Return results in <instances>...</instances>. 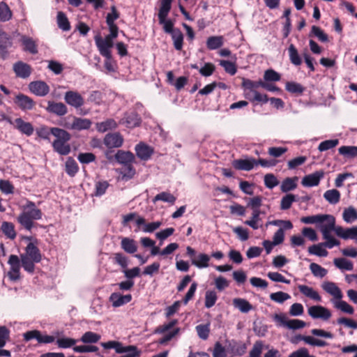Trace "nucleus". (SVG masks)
I'll list each match as a JSON object with an SVG mask.
<instances>
[{
	"mask_svg": "<svg viewBox=\"0 0 357 357\" xmlns=\"http://www.w3.org/2000/svg\"><path fill=\"white\" fill-rule=\"evenodd\" d=\"M38 244V241L36 238L33 239V241L27 244L25 252L20 255L22 266L30 274L34 273L35 264L39 263L42 260V255Z\"/></svg>",
	"mask_w": 357,
	"mask_h": 357,
	"instance_id": "f257e3e1",
	"label": "nucleus"
},
{
	"mask_svg": "<svg viewBox=\"0 0 357 357\" xmlns=\"http://www.w3.org/2000/svg\"><path fill=\"white\" fill-rule=\"evenodd\" d=\"M43 213L40 209L36 208V204L30 200H26L23 206V211L18 215L17 222L26 230L31 231L34 226L33 220H40Z\"/></svg>",
	"mask_w": 357,
	"mask_h": 357,
	"instance_id": "f03ea898",
	"label": "nucleus"
},
{
	"mask_svg": "<svg viewBox=\"0 0 357 357\" xmlns=\"http://www.w3.org/2000/svg\"><path fill=\"white\" fill-rule=\"evenodd\" d=\"M52 135L56 137L52 144L53 150L61 155H67L71 151L70 145L68 143L70 139V134L64 129L53 130Z\"/></svg>",
	"mask_w": 357,
	"mask_h": 357,
	"instance_id": "7ed1b4c3",
	"label": "nucleus"
},
{
	"mask_svg": "<svg viewBox=\"0 0 357 357\" xmlns=\"http://www.w3.org/2000/svg\"><path fill=\"white\" fill-rule=\"evenodd\" d=\"M100 345L105 349H115L117 354H124L125 355L118 357H139L141 351L135 345L123 346V344L119 341L110 340L106 342H101Z\"/></svg>",
	"mask_w": 357,
	"mask_h": 357,
	"instance_id": "20e7f679",
	"label": "nucleus"
},
{
	"mask_svg": "<svg viewBox=\"0 0 357 357\" xmlns=\"http://www.w3.org/2000/svg\"><path fill=\"white\" fill-rule=\"evenodd\" d=\"M336 227L335 218L331 221V222H326L324 225L321 226V232L323 235V238L326 240V242L323 243L324 247L331 249L340 244V242L331 234L332 231L335 232Z\"/></svg>",
	"mask_w": 357,
	"mask_h": 357,
	"instance_id": "39448f33",
	"label": "nucleus"
},
{
	"mask_svg": "<svg viewBox=\"0 0 357 357\" xmlns=\"http://www.w3.org/2000/svg\"><path fill=\"white\" fill-rule=\"evenodd\" d=\"M94 39L100 54L107 60H110L112 56L111 48L114 46V38H112L108 36H106L105 38H102L98 34L95 36Z\"/></svg>",
	"mask_w": 357,
	"mask_h": 357,
	"instance_id": "423d86ee",
	"label": "nucleus"
},
{
	"mask_svg": "<svg viewBox=\"0 0 357 357\" xmlns=\"http://www.w3.org/2000/svg\"><path fill=\"white\" fill-rule=\"evenodd\" d=\"M23 340L29 342L33 339H36L38 344H50L55 340V337L52 335L43 334L38 330L28 331L23 333Z\"/></svg>",
	"mask_w": 357,
	"mask_h": 357,
	"instance_id": "0eeeda50",
	"label": "nucleus"
},
{
	"mask_svg": "<svg viewBox=\"0 0 357 357\" xmlns=\"http://www.w3.org/2000/svg\"><path fill=\"white\" fill-rule=\"evenodd\" d=\"M186 254L191 258L192 264L197 268H204L208 266L210 257L208 255L205 253H199L197 257H195L196 251L190 246L187 247Z\"/></svg>",
	"mask_w": 357,
	"mask_h": 357,
	"instance_id": "6e6552de",
	"label": "nucleus"
},
{
	"mask_svg": "<svg viewBox=\"0 0 357 357\" xmlns=\"http://www.w3.org/2000/svg\"><path fill=\"white\" fill-rule=\"evenodd\" d=\"M8 263L10 265V271L8 273L9 279L13 282L20 280L21 259H20L17 255H11L9 257Z\"/></svg>",
	"mask_w": 357,
	"mask_h": 357,
	"instance_id": "1a4fd4ad",
	"label": "nucleus"
},
{
	"mask_svg": "<svg viewBox=\"0 0 357 357\" xmlns=\"http://www.w3.org/2000/svg\"><path fill=\"white\" fill-rule=\"evenodd\" d=\"M335 217L329 214H318L315 215L305 216L301 218V222L304 224H317L318 228L321 231L322 225L326 222H331Z\"/></svg>",
	"mask_w": 357,
	"mask_h": 357,
	"instance_id": "9d476101",
	"label": "nucleus"
},
{
	"mask_svg": "<svg viewBox=\"0 0 357 357\" xmlns=\"http://www.w3.org/2000/svg\"><path fill=\"white\" fill-rule=\"evenodd\" d=\"M273 319L275 321L279 322L280 325L284 326L289 329L292 330L303 328L306 326V323L300 319L287 320L284 314H275L273 317Z\"/></svg>",
	"mask_w": 357,
	"mask_h": 357,
	"instance_id": "9b49d317",
	"label": "nucleus"
},
{
	"mask_svg": "<svg viewBox=\"0 0 357 357\" xmlns=\"http://www.w3.org/2000/svg\"><path fill=\"white\" fill-rule=\"evenodd\" d=\"M14 103L22 110L29 111L34 108L36 102L29 96L19 93L14 98Z\"/></svg>",
	"mask_w": 357,
	"mask_h": 357,
	"instance_id": "f8f14e48",
	"label": "nucleus"
},
{
	"mask_svg": "<svg viewBox=\"0 0 357 357\" xmlns=\"http://www.w3.org/2000/svg\"><path fill=\"white\" fill-rule=\"evenodd\" d=\"M30 92L37 96L44 97L50 92L49 85L44 81H33L29 84Z\"/></svg>",
	"mask_w": 357,
	"mask_h": 357,
	"instance_id": "ddd939ff",
	"label": "nucleus"
},
{
	"mask_svg": "<svg viewBox=\"0 0 357 357\" xmlns=\"http://www.w3.org/2000/svg\"><path fill=\"white\" fill-rule=\"evenodd\" d=\"M120 123L125 125L128 128H133L140 126L142 119L135 111L126 112Z\"/></svg>",
	"mask_w": 357,
	"mask_h": 357,
	"instance_id": "4468645a",
	"label": "nucleus"
},
{
	"mask_svg": "<svg viewBox=\"0 0 357 357\" xmlns=\"http://www.w3.org/2000/svg\"><path fill=\"white\" fill-rule=\"evenodd\" d=\"M169 9L160 8L158 12V20L160 24L163 25V30L165 33L171 34L176 30V28L174 27V22L170 20L167 19V17L169 13Z\"/></svg>",
	"mask_w": 357,
	"mask_h": 357,
	"instance_id": "2eb2a0df",
	"label": "nucleus"
},
{
	"mask_svg": "<svg viewBox=\"0 0 357 357\" xmlns=\"http://www.w3.org/2000/svg\"><path fill=\"white\" fill-rule=\"evenodd\" d=\"M325 172L321 169L316 171L312 174L305 176L301 181V184L305 187L317 186L320 181L324 178Z\"/></svg>",
	"mask_w": 357,
	"mask_h": 357,
	"instance_id": "dca6fc26",
	"label": "nucleus"
},
{
	"mask_svg": "<svg viewBox=\"0 0 357 357\" xmlns=\"http://www.w3.org/2000/svg\"><path fill=\"white\" fill-rule=\"evenodd\" d=\"M300 341H304L305 343L316 347H326L328 343L322 340L316 339L311 336L303 335L301 334L296 335L291 339V342L293 344H298Z\"/></svg>",
	"mask_w": 357,
	"mask_h": 357,
	"instance_id": "f3484780",
	"label": "nucleus"
},
{
	"mask_svg": "<svg viewBox=\"0 0 357 357\" xmlns=\"http://www.w3.org/2000/svg\"><path fill=\"white\" fill-rule=\"evenodd\" d=\"M123 143V138L119 132L108 133L104 138V144L109 149L119 148Z\"/></svg>",
	"mask_w": 357,
	"mask_h": 357,
	"instance_id": "a211bd4d",
	"label": "nucleus"
},
{
	"mask_svg": "<svg viewBox=\"0 0 357 357\" xmlns=\"http://www.w3.org/2000/svg\"><path fill=\"white\" fill-rule=\"evenodd\" d=\"M308 314L313 319L328 320L331 317V311L321 305H314L308 309Z\"/></svg>",
	"mask_w": 357,
	"mask_h": 357,
	"instance_id": "6ab92c4d",
	"label": "nucleus"
},
{
	"mask_svg": "<svg viewBox=\"0 0 357 357\" xmlns=\"http://www.w3.org/2000/svg\"><path fill=\"white\" fill-rule=\"evenodd\" d=\"M13 68L16 76L23 79L29 77L32 72L31 66L21 61L15 63Z\"/></svg>",
	"mask_w": 357,
	"mask_h": 357,
	"instance_id": "aec40b11",
	"label": "nucleus"
},
{
	"mask_svg": "<svg viewBox=\"0 0 357 357\" xmlns=\"http://www.w3.org/2000/svg\"><path fill=\"white\" fill-rule=\"evenodd\" d=\"M135 152L137 156L142 160H148L154 153V149L151 146L144 142H139L135 146Z\"/></svg>",
	"mask_w": 357,
	"mask_h": 357,
	"instance_id": "412c9836",
	"label": "nucleus"
},
{
	"mask_svg": "<svg viewBox=\"0 0 357 357\" xmlns=\"http://www.w3.org/2000/svg\"><path fill=\"white\" fill-rule=\"evenodd\" d=\"M65 101L67 104L75 107L79 108L82 107L84 103V98L77 92L68 91L65 93Z\"/></svg>",
	"mask_w": 357,
	"mask_h": 357,
	"instance_id": "4be33fe9",
	"label": "nucleus"
},
{
	"mask_svg": "<svg viewBox=\"0 0 357 357\" xmlns=\"http://www.w3.org/2000/svg\"><path fill=\"white\" fill-rule=\"evenodd\" d=\"M335 234L337 236L345 240L350 238L357 241V226L346 229L337 226L335 229Z\"/></svg>",
	"mask_w": 357,
	"mask_h": 357,
	"instance_id": "5701e85b",
	"label": "nucleus"
},
{
	"mask_svg": "<svg viewBox=\"0 0 357 357\" xmlns=\"http://www.w3.org/2000/svg\"><path fill=\"white\" fill-rule=\"evenodd\" d=\"M15 128L22 134L31 136L34 132L33 125L30 122L24 121L22 118H17L14 121Z\"/></svg>",
	"mask_w": 357,
	"mask_h": 357,
	"instance_id": "b1692460",
	"label": "nucleus"
},
{
	"mask_svg": "<svg viewBox=\"0 0 357 357\" xmlns=\"http://www.w3.org/2000/svg\"><path fill=\"white\" fill-rule=\"evenodd\" d=\"M255 159L250 158L248 159H236L233 160L232 166L238 170L250 171L255 165Z\"/></svg>",
	"mask_w": 357,
	"mask_h": 357,
	"instance_id": "393cba45",
	"label": "nucleus"
},
{
	"mask_svg": "<svg viewBox=\"0 0 357 357\" xmlns=\"http://www.w3.org/2000/svg\"><path fill=\"white\" fill-rule=\"evenodd\" d=\"M46 110L51 114H56L59 116H63L67 114L68 108L63 102H55L54 101H48V106Z\"/></svg>",
	"mask_w": 357,
	"mask_h": 357,
	"instance_id": "a878e982",
	"label": "nucleus"
},
{
	"mask_svg": "<svg viewBox=\"0 0 357 357\" xmlns=\"http://www.w3.org/2000/svg\"><path fill=\"white\" fill-rule=\"evenodd\" d=\"M12 46V40L5 31L0 30V55L5 59L8 54V48Z\"/></svg>",
	"mask_w": 357,
	"mask_h": 357,
	"instance_id": "bb28decb",
	"label": "nucleus"
},
{
	"mask_svg": "<svg viewBox=\"0 0 357 357\" xmlns=\"http://www.w3.org/2000/svg\"><path fill=\"white\" fill-rule=\"evenodd\" d=\"M322 289L334 297L336 300L342 299L343 295L340 289L333 282H324L321 285Z\"/></svg>",
	"mask_w": 357,
	"mask_h": 357,
	"instance_id": "cd10ccee",
	"label": "nucleus"
},
{
	"mask_svg": "<svg viewBox=\"0 0 357 357\" xmlns=\"http://www.w3.org/2000/svg\"><path fill=\"white\" fill-rule=\"evenodd\" d=\"M132 295L126 294L122 295L120 293H112L110 296V301L112 302V305L114 307H120L125 304L130 303L132 301Z\"/></svg>",
	"mask_w": 357,
	"mask_h": 357,
	"instance_id": "c85d7f7f",
	"label": "nucleus"
},
{
	"mask_svg": "<svg viewBox=\"0 0 357 357\" xmlns=\"http://www.w3.org/2000/svg\"><path fill=\"white\" fill-rule=\"evenodd\" d=\"M228 349L234 356H242L246 352L247 346L245 343L232 340L228 344Z\"/></svg>",
	"mask_w": 357,
	"mask_h": 357,
	"instance_id": "c756f323",
	"label": "nucleus"
},
{
	"mask_svg": "<svg viewBox=\"0 0 357 357\" xmlns=\"http://www.w3.org/2000/svg\"><path fill=\"white\" fill-rule=\"evenodd\" d=\"M132 220L135 221V224L138 226L139 229L140 228V226H144L146 222L143 217L139 216L137 213L134 212L123 215L121 225L124 227H128V222Z\"/></svg>",
	"mask_w": 357,
	"mask_h": 357,
	"instance_id": "7c9ffc66",
	"label": "nucleus"
},
{
	"mask_svg": "<svg viewBox=\"0 0 357 357\" xmlns=\"http://www.w3.org/2000/svg\"><path fill=\"white\" fill-rule=\"evenodd\" d=\"M115 160L120 164L127 165L130 163H132L135 160V155L130 151H124L122 150H119L114 154Z\"/></svg>",
	"mask_w": 357,
	"mask_h": 357,
	"instance_id": "2f4dec72",
	"label": "nucleus"
},
{
	"mask_svg": "<svg viewBox=\"0 0 357 357\" xmlns=\"http://www.w3.org/2000/svg\"><path fill=\"white\" fill-rule=\"evenodd\" d=\"M264 81L259 79L258 81H253L248 78L243 77L242 78V84L241 88L243 91H252L254 93V91H257L256 89L259 87L263 86Z\"/></svg>",
	"mask_w": 357,
	"mask_h": 357,
	"instance_id": "473e14b6",
	"label": "nucleus"
},
{
	"mask_svg": "<svg viewBox=\"0 0 357 357\" xmlns=\"http://www.w3.org/2000/svg\"><path fill=\"white\" fill-rule=\"evenodd\" d=\"M121 248L128 254H134L137 250V242L128 237L123 238L121 241Z\"/></svg>",
	"mask_w": 357,
	"mask_h": 357,
	"instance_id": "72a5a7b5",
	"label": "nucleus"
},
{
	"mask_svg": "<svg viewBox=\"0 0 357 357\" xmlns=\"http://www.w3.org/2000/svg\"><path fill=\"white\" fill-rule=\"evenodd\" d=\"M285 89L289 93L298 96L303 93L306 88L300 83L296 82H287L285 84Z\"/></svg>",
	"mask_w": 357,
	"mask_h": 357,
	"instance_id": "f704fd0d",
	"label": "nucleus"
},
{
	"mask_svg": "<svg viewBox=\"0 0 357 357\" xmlns=\"http://www.w3.org/2000/svg\"><path fill=\"white\" fill-rule=\"evenodd\" d=\"M224 44L222 36H209L206 40V47L209 50H215L221 47Z\"/></svg>",
	"mask_w": 357,
	"mask_h": 357,
	"instance_id": "c9c22d12",
	"label": "nucleus"
},
{
	"mask_svg": "<svg viewBox=\"0 0 357 357\" xmlns=\"http://www.w3.org/2000/svg\"><path fill=\"white\" fill-rule=\"evenodd\" d=\"M91 126V121L87 119L74 117L70 128L76 130H88Z\"/></svg>",
	"mask_w": 357,
	"mask_h": 357,
	"instance_id": "e433bc0d",
	"label": "nucleus"
},
{
	"mask_svg": "<svg viewBox=\"0 0 357 357\" xmlns=\"http://www.w3.org/2000/svg\"><path fill=\"white\" fill-rule=\"evenodd\" d=\"M1 231L10 240H13L16 238L17 234L15 229V225L13 222L3 221L1 226Z\"/></svg>",
	"mask_w": 357,
	"mask_h": 357,
	"instance_id": "4c0bfd02",
	"label": "nucleus"
},
{
	"mask_svg": "<svg viewBox=\"0 0 357 357\" xmlns=\"http://www.w3.org/2000/svg\"><path fill=\"white\" fill-rule=\"evenodd\" d=\"M338 151L345 159H352L357 156L356 146H342L338 149Z\"/></svg>",
	"mask_w": 357,
	"mask_h": 357,
	"instance_id": "58836bf2",
	"label": "nucleus"
},
{
	"mask_svg": "<svg viewBox=\"0 0 357 357\" xmlns=\"http://www.w3.org/2000/svg\"><path fill=\"white\" fill-rule=\"evenodd\" d=\"M65 171L70 177H74L79 171V166L73 157H68L65 164Z\"/></svg>",
	"mask_w": 357,
	"mask_h": 357,
	"instance_id": "ea45409f",
	"label": "nucleus"
},
{
	"mask_svg": "<svg viewBox=\"0 0 357 357\" xmlns=\"http://www.w3.org/2000/svg\"><path fill=\"white\" fill-rule=\"evenodd\" d=\"M298 289L305 296L309 297L315 301L320 302L321 301L320 295L312 287L306 285H298Z\"/></svg>",
	"mask_w": 357,
	"mask_h": 357,
	"instance_id": "a19ab883",
	"label": "nucleus"
},
{
	"mask_svg": "<svg viewBox=\"0 0 357 357\" xmlns=\"http://www.w3.org/2000/svg\"><path fill=\"white\" fill-rule=\"evenodd\" d=\"M176 197L169 192H162L156 195L152 199L153 203L155 204L158 201L169 203L172 205L174 204Z\"/></svg>",
	"mask_w": 357,
	"mask_h": 357,
	"instance_id": "79ce46f5",
	"label": "nucleus"
},
{
	"mask_svg": "<svg viewBox=\"0 0 357 357\" xmlns=\"http://www.w3.org/2000/svg\"><path fill=\"white\" fill-rule=\"evenodd\" d=\"M22 43L24 46V51L29 52L32 54L38 53L37 45L31 38L23 36L22 38Z\"/></svg>",
	"mask_w": 357,
	"mask_h": 357,
	"instance_id": "37998d69",
	"label": "nucleus"
},
{
	"mask_svg": "<svg viewBox=\"0 0 357 357\" xmlns=\"http://www.w3.org/2000/svg\"><path fill=\"white\" fill-rule=\"evenodd\" d=\"M173 40L174 47L176 50H181L183 45V34L182 31L176 28L174 32L170 34Z\"/></svg>",
	"mask_w": 357,
	"mask_h": 357,
	"instance_id": "c03bdc74",
	"label": "nucleus"
},
{
	"mask_svg": "<svg viewBox=\"0 0 357 357\" xmlns=\"http://www.w3.org/2000/svg\"><path fill=\"white\" fill-rule=\"evenodd\" d=\"M233 305L241 312L247 313L252 309V305L245 299L236 298L233 300Z\"/></svg>",
	"mask_w": 357,
	"mask_h": 357,
	"instance_id": "a18cd8bd",
	"label": "nucleus"
},
{
	"mask_svg": "<svg viewBox=\"0 0 357 357\" xmlns=\"http://www.w3.org/2000/svg\"><path fill=\"white\" fill-rule=\"evenodd\" d=\"M289 60L292 64L298 66L302 63V59L298 54V50L294 44H291L288 47Z\"/></svg>",
	"mask_w": 357,
	"mask_h": 357,
	"instance_id": "49530a36",
	"label": "nucleus"
},
{
	"mask_svg": "<svg viewBox=\"0 0 357 357\" xmlns=\"http://www.w3.org/2000/svg\"><path fill=\"white\" fill-rule=\"evenodd\" d=\"M297 180L298 177L296 176L292 178L287 177L284 178L280 185L281 191L283 192H287L289 191L294 190L297 187Z\"/></svg>",
	"mask_w": 357,
	"mask_h": 357,
	"instance_id": "de8ad7c7",
	"label": "nucleus"
},
{
	"mask_svg": "<svg viewBox=\"0 0 357 357\" xmlns=\"http://www.w3.org/2000/svg\"><path fill=\"white\" fill-rule=\"evenodd\" d=\"M136 173L135 169L132 163L123 165L120 169V174L122 175V179L128 181L132 178Z\"/></svg>",
	"mask_w": 357,
	"mask_h": 357,
	"instance_id": "09e8293b",
	"label": "nucleus"
},
{
	"mask_svg": "<svg viewBox=\"0 0 357 357\" xmlns=\"http://www.w3.org/2000/svg\"><path fill=\"white\" fill-rule=\"evenodd\" d=\"M324 199L331 204H336L340 202V192L336 189L326 190L324 194Z\"/></svg>",
	"mask_w": 357,
	"mask_h": 357,
	"instance_id": "8fccbe9b",
	"label": "nucleus"
},
{
	"mask_svg": "<svg viewBox=\"0 0 357 357\" xmlns=\"http://www.w3.org/2000/svg\"><path fill=\"white\" fill-rule=\"evenodd\" d=\"M101 338L100 335L92 331H87L83 334L80 341L84 344L97 343Z\"/></svg>",
	"mask_w": 357,
	"mask_h": 357,
	"instance_id": "3c124183",
	"label": "nucleus"
},
{
	"mask_svg": "<svg viewBox=\"0 0 357 357\" xmlns=\"http://www.w3.org/2000/svg\"><path fill=\"white\" fill-rule=\"evenodd\" d=\"M57 24L58 26L64 31H69L70 29V24L66 15L62 12L59 11L57 13Z\"/></svg>",
	"mask_w": 357,
	"mask_h": 357,
	"instance_id": "603ef678",
	"label": "nucleus"
},
{
	"mask_svg": "<svg viewBox=\"0 0 357 357\" xmlns=\"http://www.w3.org/2000/svg\"><path fill=\"white\" fill-rule=\"evenodd\" d=\"M13 13L8 4L3 1L0 2V21L7 22L12 18Z\"/></svg>",
	"mask_w": 357,
	"mask_h": 357,
	"instance_id": "864d4df0",
	"label": "nucleus"
},
{
	"mask_svg": "<svg viewBox=\"0 0 357 357\" xmlns=\"http://www.w3.org/2000/svg\"><path fill=\"white\" fill-rule=\"evenodd\" d=\"M324 247L323 243L312 245L308 248V252L318 257H326L328 252Z\"/></svg>",
	"mask_w": 357,
	"mask_h": 357,
	"instance_id": "5fc2aeb1",
	"label": "nucleus"
},
{
	"mask_svg": "<svg viewBox=\"0 0 357 357\" xmlns=\"http://www.w3.org/2000/svg\"><path fill=\"white\" fill-rule=\"evenodd\" d=\"M60 128H49L47 126H43L36 129V134L38 137L50 141V135H52L53 130H59Z\"/></svg>",
	"mask_w": 357,
	"mask_h": 357,
	"instance_id": "6e6d98bb",
	"label": "nucleus"
},
{
	"mask_svg": "<svg viewBox=\"0 0 357 357\" xmlns=\"http://www.w3.org/2000/svg\"><path fill=\"white\" fill-rule=\"evenodd\" d=\"M334 307L336 309L341 310L342 312L349 314H353L354 313V307L347 303L346 301L342 300H337L333 301Z\"/></svg>",
	"mask_w": 357,
	"mask_h": 357,
	"instance_id": "4d7b16f0",
	"label": "nucleus"
},
{
	"mask_svg": "<svg viewBox=\"0 0 357 357\" xmlns=\"http://www.w3.org/2000/svg\"><path fill=\"white\" fill-rule=\"evenodd\" d=\"M342 216L346 222L351 223L357 220V211L353 206H349L344 208Z\"/></svg>",
	"mask_w": 357,
	"mask_h": 357,
	"instance_id": "13d9d810",
	"label": "nucleus"
},
{
	"mask_svg": "<svg viewBox=\"0 0 357 357\" xmlns=\"http://www.w3.org/2000/svg\"><path fill=\"white\" fill-rule=\"evenodd\" d=\"M199 337L203 340L208 338L211 332L210 323L199 324L195 327Z\"/></svg>",
	"mask_w": 357,
	"mask_h": 357,
	"instance_id": "bf43d9fd",
	"label": "nucleus"
},
{
	"mask_svg": "<svg viewBox=\"0 0 357 357\" xmlns=\"http://www.w3.org/2000/svg\"><path fill=\"white\" fill-rule=\"evenodd\" d=\"M309 36H316L319 39V40L322 43H326L328 41V35L320 27L314 25L312 26L311 31Z\"/></svg>",
	"mask_w": 357,
	"mask_h": 357,
	"instance_id": "052dcab7",
	"label": "nucleus"
},
{
	"mask_svg": "<svg viewBox=\"0 0 357 357\" xmlns=\"http://www.w3.org/2000/svg\"><path fill=\"white\" fill-rule=\"evenodd\" d=\"M217 300L218 295L214 290H208L206 291L204 305L206 308H211L215 305Z\"/></svg>",
	"mask_w": 357,
	"mask_h": 357,
	"instance_id": "680f3d73",
	"label": "nucleus"
},
{
	"mask_svg": "<svg viewBox=\"0 0 357 357\" xmlns=\"http://www.w3.org/2000/svg\"><path fill=\"white\" fill-rule=\"evenodd\" d=\"M219 65L224 68L225 71L230 75H234L237 72V66L235 62L220 60Z\"/></svg>",
	"mask_w": 357,
	"mask_h": 357,
	"instance_id": "e2e57ef3",
	"label": "nucleus"
},
{
	"mask_svg": "<svg viewBox=\"0 0 357 357\" xmlns=\"http://www.w3.org/2000/svg\"><path fill=\"white\" fill-rule=\"evenodd\" d=\"M116 121L112 119H108L105 121L97 123V129L99 132H105L116 127Z\"/></svg>",
	"mask_w": 357,
	"mask_h": 357,
	"instance_id": "0e129e2a",
	"label": "nucleus"
},
{
	"mask_svg": "<svg viewBox=\"0 0 357 357\" xmlns=\"http://www.w3.org/2000/svg\"><path fill=\"white\" fill-rule=\"evenodd\" d=\"M334 264L341 270L351 271L354 268L353 263L345 258H335Z\"/></svg>",
	"mask_w": 357,
	"mask_h": 357,
	"instance_id": "69168bd1",
	"label": "nucleus"
},
{
	"mask_svg": "<svg viewBox=\"0 0 357 357\" xmlns=\"http://www.w3.org/2000/svg\"><path fill=\"white\" fill-rule=\"evenodd\" d=\"M281 79L280 73L274 70L273 69H268L265 70L264 74V82L269 83L270 82H278Z\"/></svg>",
	"mask_w": 357,
	"mask_h": 357,
	"instance_id": "338daca9",
	"label": "nucleus"
},
{
	"mask_svg": "<svg viewBox=\"0 0 357 357\" xmlns=\"http://www.w3.org/2000/svg\"><path fill=\"white\" fill-rule=\"evenodd\" d=\"M113 261L114 264L119 265L123 270L127 268L129 263L128 257L121 252L115 253Z\"/></svg>",
	"mask_w": 357,
	"mask_h": 357,
	"instance_id": "774afa93",
	"label": "nucleus"
}]
</instances>
